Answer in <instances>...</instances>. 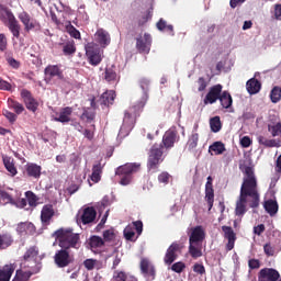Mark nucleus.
<instances>
[{
    "instance_id": "c756f323",
    "label": "nucleus",
    "mask_w": 281,
    "mask_h": 281,
    "mask_svg": "<svg viewBox=\"0 0 281 281\" xmlns=\"http://www.w3.org/2000/svg\"><path fill=\"white\" fill-rule=\"evenodd\" d=\"M4 25L8 27L9 32H11L13 38H21V24L16 18H13V20L9 21Z\"/></svg>"
},
{
    "instance_id": "423d86ee",
    "label": "nucleus",
    "mask_w": 281,
    "mask_h": 281,
    "mask_svg": "<svg viewBox=\"0 0 281 281\" xmlns=\"http://www.w3.org/2000/svg\"><path fill=\"white\" fill-rule=\"evenodd\" d=\"M54 262L59 269H65L74 262V256L69 252V249L61 248L55 252Z\"/></svg>"
},
{
    "instance_id": "20e7f679",
    "label": "nucleus",
    "mask_w": 281,
    "mask_h": 281,
    "mask_svg": "<svg viewBox=\"0 0 281 281\" xmlns=\"http://www.w3.org/2000/svg\"><path fill=\"white\" fill-rule=\"evenodd\" d=\"M38 247L31 246L26 249L22 257L21 266L23 268L33 269V271H41V260H38L40 256Z\"/></svg>"
},
{
    "instance_id": "f257e3e1",
    "label": "nucleus",
    "mask_w": 281,
    "mask_h": 281,
    "mask_svg": "<svg viewBox=\"0 0 281 281\" xmlns=\"http://www.w3.org/2000/svg\"><path fill=\"white\" fill-rule=\"evenodd\" d=\"M247 203L249 207L256 210L260 207V191L258 189V178L250 166L244 168V178L240 187L239 198L236 201V216H245L247 213Z\"/></svg>"
},
{
    "instance_id": "a18cd8bd",
    "label": "nucleus",
    "mask_w": 281,
    "mask_h": 281,
    "mask_svg": "<svg viewBox=\"0 0 281 281\" xmlns=\"http://www.w3.org/2000/svg\"><path fill=\"white\" fill-rule=\"evenodd\" d=\"M104 74L106 82H115V80H117V72H115V68L113 66L110 68H105Z\"/></svg>"
},
{
    "instance_id": "b1692460",
    "label": "nucleus",
    "mask_w": 281,
    "mask_h": 281,
    "mask_svg": "<svg viewBox=\"0 0 281 281\" xmlns=\"http://www.w3.org/2000/svg\"><path fill=\"white\" fill-rule=\"evenodd\" d=\"M54 205L45 204L41 211V221L44 225H49L52 218H54Z\"/></svg>"
},
{
    "instance_id": "393cba45",
    "label": "nucleus",
    "mask_w": 281,
    "mask_h": 281,
    "mask_svg": "<svg viewBox=\"0 0 281 281\" xmlns=\"http://www.w3.org/2000/svg\"><path fill=\"white\" fill-rule=\"evenodd\" d=\"M42 170H43V167L34 162H29L25 165V175L26 177H31L32 179H41Z\"/></svg>"
},
{
    "instance_id": "9b49d317",
    "label": "nucleus",
    "mask_w": 281,
    "mask_h": 281,
    "mask_svg": "<svg viewBox=\"0 0 281 281\" xmlns=\"http://www.w3.org/2000/svg\"><path fill=\"white\" fill-rule=\"evenodd\" d=\"M27 111H31L32 113H36L38 111V101L34 99V95H32V92L27 89H22L20 93Z\"/></svg>"
},
{
    "instance_id": "052dcab7",
    "label": "nucleus",
    "mask_w": 281,
    "mask_h": 281,
    "mask_svg": "<svg viewBox=\"0 0 281 281\" xmlns=\"http://www.w3.org/2000/svg\"><path fill=\"white\" fill-rule=\"evenodd\" d=\"M83 267H86L88 271H93V269H95V259H86Z\"/></svg>"
},
{
    "instance_id": "69168bd1",
    "label": "nucleus",
    "mask_w": 281,
    "mask_h": 281,
    "mask_svg": "<svg viewBox=\"0 0 281 281\" xmlns=\"http://www.w3.org/2000/svg\"><path fill=\"white\" fill-rule=\"evenodd\" d=\"M263 251H265L266 256H276V248H273V246H271V244H266L263 246Z\"/></svg>"
},
{
    "instance_id": "4be33fe9",
    "label": "nucleus",
    "mask_w": 281,
    "mask_h": 281,
    "mask_svg": "<svg viewBox=\"0 0 281 281\" xmlns=\"http://www.w3.org/2000/svg\"><path fill=\"white\" fill-rule=\"evenodd\" d=\"M44 74L48 78H58V80H65V74H63V69H60V65H48L44 69Z\"/></svg>"
},
{
    "instance_id": "72a5a7b5",
    "label": "nucleus",
    "mask_w": 281,
    "mask_h": 281,
    "mask_svg": "<svg viewBox=\"0 0 281 281\" xmlns=\"http://www.w3.org/2000/svg\"><path fill=\"white\" fill-rule=\"evenodd\" d=\"M279 207L280 206L278 205V201L276 200L270 199L263 202V209L268 214H270V216H276L278 214Z\"/></svg>"
},
{
    "instance_id": "09e8293b",
    "label": "nucleus",
    "mask_w": 281,
    "mask_h": 281,
    "mask_svg": "<svg viewBox=\"0 0 281 281\" xmlns=\"http://www.w3.org/2000/svg\"><path fill=\"white\" fill-rule=\"evenodd\" d=\"M270 100L273 104H278L281 100L280 87L276 86L270 92Z\"/></svg>"
},
{
    "instance_id": "f03ea898",
    "label": "nucleus",
    "mask_w": 281,
    "mask_h": 281,
    "mask_svg": "<svg viewBox=\"0 0 281 281\" xmlns=\"http://www.w3.org/2000/svg\"><path fill=\"white\" fill-rule=\"evenodd\" d=\"M53 237L57 240L60 249H80L82 240L80 234L75 233L74 228H59L54 232Z\"/></svg>"
},
{
    "instance_id": "a211bd4d",
    "label": "nucleus",
    "mask_w": 281,
    "mask_h": 281,
    "mask_svg": "<svg viewBox=\"0 0 281 281\" xmlns=\"http://www.w3.org/2000/svg\"><path fill=\"white\" fill-rule=\"evenodd\" d=\"M95 42L100 45V47H109L111 45V34H109V31L104 29L97 30L94 34Z\"/></svg>"
},
{
    "instance_id": "cd10ccee",
    "label": "nucleus",
    "mask_w": 281,
    "mask_h": 281,
    "mask_svg": "<svg viewBox=\"0 0 281 281\" xmlns=\"http://www.w3.org/2000/svg\"><path fill=\"white\" fill-rule=\"evenodd\" d=\"M16 271V263H9L0 269V281H10L12 274Z\"/></svg>"
},
{
    "instance_id": "58836bf2",
    "label": "nucleus",
    "mask_w": 281,
    "mask_h": 281,
    "mask_svg": "<svg viewBox=\"0 0 281 281\" xmlns=\"http://www.w3.org/2000/svg\"><path fill=\"white\" fill-rule=\"evenodd\" d=\"M202 249H203L202 244L189 243V254L191 258H194L195 260L196 258H201V256H203Z\"/></svg>"
},
{
    "instance_id": "680f3d73",
    "label": "nucleus",
    "mask_w": 281,
    "mask_h": 281,
    "mask_svg": "<svg viewBox=\"0 0 281 281\" xmlns=\"http://www.w3.org/2000/svg\"><path fill=\"white\" fill-rule=\"evenodd\" d=\"M2 113H3L4 117H7V120H9V122L11 124H14V122H16V114H14L8 110H3Z\"/></svg>"
},
{
    "instance_id": "c9c22d12",
    "label": "nucleus",
    "mask_w": 281,
    "mask_h": 281,
    "mask_svg": "<svg viewBox=\"0 0 281 281\" xmlns=\"http://www.w3.org/2000/svg\"><path fill=\"white\" fill-rule=\"evenodd\" d=\"M3 165L5 170L10 173V177H16L19 171L16 170V166H14V159L8 156L3 157Z\"/></svg>"
},
{
    "instance_id": "79ce46f5",
    "label": "nucleus",
    "mask_w": 281,
    "mask_h": 281,
    "mask_svg": "<svg viewBox=\"0 0 281 281\" xmlns=\"http://www.w3.org/2000/svg\"><path fill=\"white\" fill-rule=\"evenodd\" d=\"M268 132L270 133L271 137H281V122L269 124Z\"/></svg>"
},
{
    "instance_id": "c03bdc74",
    "label": "nucleus",
    "mask_w": 281,
    "mask_h": 281,
    "mask_svg": "<svg viewBox=\"0 0 281 281\" xmlns=\"http://www.w3.org/2000/svg\"><path fill=\"white\" fill-rule=\"evenodd\" d=\"M210 126L211 131L213 133H218L221 128H223V125L221 123V116H214L210 120Z\"/></svg>"
},
{
    "instance_id": "2eb2a0df",
    "label": "nucleus",
    "mask_w": 281,
    "mask_h": 281,
    "mask_svg": "<svg viewBox=\"0 0 281 281\" xmlns=\"http://www.w3.org/2000/svg\"><path fill=\"white\" fill-rule=\"evenodd\" d=\"M203 240H205V229H203V226L199 225L192 227L189 236V243L203 245Z\"/></svg>"
},
{
    "instance_id": "49530a36",
    "label": "nucleus",
    "mask_w": 281,
    "mask_h": 281,
    "mask_svg": "<svg viewBox=\"0 0 281 281\" xmlns=\"http://www.w3.org/2000/svg\"><path fill=\"white\" fill-rule=\"evenodd\" d=\"M209 150H212L213 153H215V155H223V153H225V144H223L222 142H215L213 143L210 147Z\"/></svg>"
},
{
    "instance_id": "603ef678",
    "label": "nucleus",
    "mask_w": 281,
    "mask_h": 281,
    "mask_svg": "<svg viewBox=\"0 0 281 281\" xmlns=\"http://www.w3.org/2000/svg\"><path fill=\"white\" fill-rule=\"evenodd\" d=\"M196 146H199V134L194 133L190 136L188 140L189 150H194Z\"/></svg>"
},
{
    "instance_id": "8fccbe9b",
    "label": "nucleus",
    "mask_w": 281,
    "mask_h": 281,
    "mask_svg": "<svg viewBox=\"0 0 281 281\" xmlns=\"http://www.w3.org/2000/svg\"><path fill=\"white\" fill-rule=\"evenodd\" d=\"M25 196H26L29 205L31 207H36L37 202H38V198L36 196V194L32 191H26Z\"/></svg>"
},
{
    "instance_id": "ea45409f",
    "label": "nucleus",
    "mask_w": 281,
    "mask_h": 281,
    "mask_svg": "<svg viewBox=\"0 0 281 281\" xmlns=\"http://www.w3.org/2000/svg\"><path fill=\"white\" fill-rule=\"evenodd\" d=\"M218 100L223 109H229L234 104V99H232V94L228 91H223Z\"/></svg>"
},
{
    "instance_id": "13d9d810",
    "label": "nucleus",
    "mask_w": 281,
    "mask_h": 281,
    "mask_svg": "<svg viewBox=\"0 0 281 281\" xmlns=\"http://www.w3.org/2000/svg\"><path fill=\"white\" fill-rule=\"evenodd\" d=\"M67 32L72 38L80 40V31H78L74 25L67 26Z\"/></svg>"
},
{
    "instance_id": "7c9ffc66",
    "label": "nucleus",
    "mask_w": 281,
    "mask_h": 281,
    "mask_svg": "<svg viewBox=\"0 0 281 281\" xmlns=\"http://www.w3.org/2000/svg\"><path fill=\"white\" fill-rule=\"evenodd\" d=\"M246 89L250 95H256V93H260L262 83L258 79L251 78L246 82Z\"/></svg>"
},
{
    "instance_id": "412c9836",
    "label": "nucleus",
    "mask_w": 281,
    "mask_h": 281,
    "mask_svg": "<svg viewBox=\"0 0 281 281\" xmlns=\"http://www.w3.org/2000/svg\"><path fill=\"white\" fill-rule=\"evenodd\" d=\"M139 170V165L137 164H125L123 166H120L115 170L116 176H126V177H133L134 172H137Z\"/></svg>"
},
{
    "instance_id": "4c0bfd02",
    "label": "nucleus",
    "mask_w": 281,
    "mask_h": 281,
    "mask_svg": "<svg viewBox=\"0 0 281 281\" xmlns=\"http://www.w3.org/2000/svg\"><path fill=\"white\" fill-rule=\"evenodd\" d=\"M156 27L159 30V32H169L171 36H175V26H172V24H168L164 18H160V20L156 23Z\"/></svg>"
},
{
    "instance_id": "e433bc0d",
    "label": "nucleus",
    "mask_w": 281,
    "mask_h": 281,
    "mask_svg": "<svg viewBox=\"0 0 281 281\" xmlns=\"http://www.w3.org/2000/svg\"><path fill=\"white\" fill-rule=\"evenodd\" d=\"M88 245H89L90 249L93 251V249H100V248L104 247V239L98 235H92L88 239Z\"/></svg>"
},
{
    "instance_id": "bb28decb",
    "label": "nucleus",
    "mask_w": 281,
    "mask_h": 281,
    "mask_svg": "<svg viewBox=\"0 0 281 281\" xmlns=\"http://www.w3.org/2000/svg\"><path fill=\"white\" fill-rule=\"evenodd\" d=\"M71 113H74V108H71V106L63 108L59 111L58 116L55 117L54 121L60 122L61 124H67V123L71 122Z\"/></svg>"
},
{
    "instance_id": "6e6552de",
    "label": "nucleus",
    "mask_w": 281,
    "mask_h": 281,
    "mask_svg": "<svg viewBox=\"0 0 281 281\" xmlns=\"http://www.w3.org/2000/svg\"><path fill=\"white\" fill-rule=\"evenodd\" d=\"M181 249H183V246L179 241H173L167 249L164 262L167 265V267H170L177 258H179V254H181Z\"/></svg>"
},
{
    "instance_id": "dca6fc26",
    "label": "nucleus",
    "mask_w": 281,
    "mask_h": 281,
    "mask_svg": "<svg viewBox=\"0 0 281 281\" xmlns=\"http://www.w3.org/2000/svg\"><path fill=\"white\" fill-rule=\"evenodd\" d=\"M36 273H38V271L30 268H23V266H20V268L15 270V274L12 281H30V278H32Z\"/></svg>"
},
{
    "instance_id": "37998d69",
    "label": "nucleus",
    "mask_w": 281,
    "mask_h": 281,
    "mask_svg": "<svg viewBox=\"0 0 281 281\" xmlns=\"http://www.w3.org/2000/svg\"><path fill=\"white\" fill-rule=\"evenodd\" d=\"M138 85L143 91V98H146V95H147V100H148V91L150 89V80H148L147 78H140L138 80Z\"/></svg>"
},
{
    "instance_id": "0e129e2a",
    "label": "nucleus",
    "mask_w": 281,
    "mask_h": 281,
    "mask_svg": "<svg viewBox=\"0 0 281 281\" xmlns=\"http://www.w3.org/2000/svg\"><path fill=\"white\" fill-rule=\"evenodd\" d=\"M158 181H159V183H169V181H170V173H168L167 171L161 172L158 176Z\"/></svg>"
},
{
    "instance_id": "2f4dec72",
    "label": "nucleus",
    "mask_w": 281,
    "mask_h": 281,
    "mask_svg": "<svg viewBox=\"0 0 281 281\" xmlns=\"http://www.w3.org/2000/svg\"><path fill=\"white\" fill-rule=\"evenodd\" d=\"M257 142L260 146L265 148H280V142L277 139H269L262 135L257 136Z\"/></svg>"
},
{
    "instance_id": "39448f33",
    "label": "nucleus",
    "mask_w": 281,
    "mask_h": 281,
    "mask_svg": "<svg viewBox=\"0 0 281 281\" xmlns=\"http://www.w3.org/2000/svg\"><path fill=\"white\" fill-rule=\"evenodd\" d=\"M147 102L148 97L145 94V97H142L140 101H138L136 104L132 105L127 111H125L123 122L125 124H133V122H135V117H137L139 113L144 111V106H146Z\"/></svg>"
},
{
    "instance_id": "9d476101",
    "label": "nucleus",
    "mask_w": 281,
    "mask_h": 281,
    "mask_svg": "<svg viewBox=\"0 0 281 281\" xmlns=\"http://www.w3.org/2000/svg\"><path fill=\"white\" fill-rule=\"evenodd\" d=\"M153 47V36L145 33L144 36L136 37V49L139 54H150Z\"/></svg>"
},
{
    "instance_id": "4468645a",
    "label": "nucleus",
    "mask_w": 281,
    "mask_h": 281,
    "mask_svg": "<svg viewBox=\"0 0 281 281\" xmlns=\"http://www.w3.org/2000/svg\"><path fill=\"white\" fill-rule=\"evenodd\" d=\"M280 272L273 268H263L259 271L258 281H279Z\"/></svg>"
},
{
    "instance_id": "c85d7f7f",
    "label": "nucleus",
    "mask_w": 281,
    "mask_h": 281,
    "mask_svg": "<svg viewBox=\"0 0 281 281\" xmlns=\"http://www.w3.org/2000/svg\"><path fill=\"white\" fill-rule=\"evenodd\" d=\"M103 170L104 165H102L101 161H98L92 166V173L90 176V179L93 183H100V181L102 180Z\"/></svg>"
},
{
    "instance_id": "1a4fd4ad",
    "label": "nucleus",
    "mask_w": 281,
    "mask_h": 281,
    "mask_svg": "<svg viewBox=\"0 0 281 281\" xmlns=\"http://www.w3.org/2000/svg\"><path fill=\"white\" fill-rule=\"evenodd\" d=\"M86 55L88 57L89 64L93 67H98L102 63V55L100 54V47L93 43H89L86 46Z\"/></svg>"
},
{
    "instance_id": "f3484780",
    "label": "nucleus",
    "mask_w": 281,
    "mask_h": 281,
    "mask_svg": "<svg viewBox=\"0 0 281 281\" xmlns=\"http://www.w3.org/2000/svg\"><path fill=\"white\" fill-rule=\"evenodd\" d=\"M140 271L147 278L148 281L155 280L157 272L155 270V266L150 265L148 259L140 260Z\"/></svg>"
},
{
    "instance_id": "aec40b11",
    "label": "nucleus",
    "mask_w": 281,
    "mask_h": 281,
    "mask_svg": "<svg viewBox=\"0 0 281 281\" xmlns=\"http://www.w3.org/2000/svg\"><path fill=\"white\" fill-rule=\"evenodd\" d=\"M212 176H209L205 184V201L209 205V211L214 207V186L212 184Z\"/></svg>"
},
{
    "instance_id": "a19ab883",
    "label": "nucleus",
    "mask_w": 281,
    "mask_h": 281,
    "mask_svg": "<svg viewBox=\"0 0 281 281\" xmlns=\"http://www.w3.org/2000/svg\"><path fill=\"white\" fill-rule=\"evenodd\" d=\"M8 106L9 109H13L16 115H21V113L25 111V108L23 106V104L19 103V101H15L13 99H8Z\"/></svg>"
},
{
    "instance_id": "ddd939ff",
    "label": "nucleus",
    "mask_w": 281,
    "mask_h": 281,
    "mask_svg": "<svg viewBox=\"0 0 281 281\" xmlns=\"http://www.w3.org/2000/svg\"><path fill=\"white\" fill-rule=\"evenodd\" d=\"M222 93L223 86L221 83L211 87L204 98V104H214L217 100H220Z\"/></svg>"
},
{
    "instance_id": "4d7b16f0",
    "label": "nucleus",
    "mask_w": 281,
    "mask_h": 281,
    "mask_svg": "<svg viewBox=\"0 0 281 281\" xmlns=\"http://www.w3.org/2000/svg\"><path fill=\"white\" fill-rule=\"evenodd\" d=\"M184 269L186 263H183V261H178L171 266V271H175V273H182Z\"/></svg>"
},
{
    "instance_id": "bf43d9fd",
    "label": "nucleus",
    "mask_w": 281,
    "mask_h": 281,
    "mask_svg": "<svg viewBox=\"0 0 281 281\" xmlns=\"http://www.w3.org/2000/svg\"><path fill=\"white\" fill-rule=\"evenodd\" d=\"M8 49V37H5V34H0V52H5Z\"/></svg>"
},
{
    "instance_id": "f704fd0d",
    "label": "nucleus",
    "mask_w": 281,
    "mask_h": 281,
    "mask_svg": "<svg viewBox=\"0 0 281 281\" xmlns=\"http://www.w3.org/2000/svg\"><path fill=\"white\" fill-rule=\"evenodd\" d=\"M100 102L104 106H109L110 104H113V102H115V91L106 90L105 92H103L101 94Z\"/></svg>"
},
{
    "instance_id": "6ab92c4d",
    "label": "nucleus",
    "mask_w": 281,
    "mask_h": 281,
    "mask_svg": "<svg viewBox=\"0 0 281 281\" xmlns=\"http://www.w3.org/2000/svg\"><path fill=\"white\" fill-rule=\"evenodd\" d=\"M222 232H224V238H226V250L232 251L234 249V245H236V233L232 226H222Z\"/></svg>"
},
{
    "instance_id": "864d4df0",
    "label": "nucleus",
    "mask_w": 281,
    "mask_h": 281,
    "mask_svg": "<svg viewBox=\"0 0 281 281\" xmlns=\"http://www.w3.org/2000/svg\"><path fill=\"white\" fill-rule=\"evenodd\" d=\"M80 120H86V122L91 123L95 120V112L83 110Z\"/></svg>"
},
{
    "instance_id": "473e14b6",
    "label": "nucleus",
    "mask_w": 281,
    "mask_h": 281,
    "mask_svg": "<svg viewBox=\"0 0 281 281\" xmlns=\"http://www.w3.org/2000/svg\"><path fill=\"white\" fill-rule=\"evenodd\" d=\"M16 19V16H14V13H12V10H10L8 7L0 4V21L3 22L4 25H7V23L9 21H12Z\"/></svg>"
},
{
    "instance_id": "338daca9",
    "label": "nucleus",
    "mask_w": 281,
    "mask_h": 281,
    "mask_svg": "<svg viewBox=\"0 0 281 281\" xmlns=\"http://www.w3.org/2000/svg\"><path fill=\"white\" fill-rule=\"evenodd\" d=\"M198 85H199V87H198V91H205V89H207V81H205V78H203V77H200L199 79H198Z\"/></svg>"
},
{
    "instance_id": "3c124183",
    "label": "nucleus",
    "mask_w": 281,
    "mask_h": 281,
    "mask_svg": "<svg viewBox=\"0 0 281 281\" xmlns=\"http://www.w3.org/2000/svg\"><path fill=\"white\" fill-rule=\"evenodd\" d=\"M104 244L105 243H113L115 240V229L110 228L103 232V238Z\"/></svg>"
},
{
    "instance_id": "6e6d98bb",
    "label": "nucleus",
    "mask_w": 281,
    "mask_h": 281,
    "mask_svg": "<svg viewBox=\"0 0 281 281\" xmlns=\"http://www.w3.org/2000/svg\"><path fill=\"white\" fill-rule=\"evenodd\" d=\"M123 234L126 240H133V238H135V231H133V226H126Z\"/></svg>"
},
{
    "instance_id": "a878e982",
    "label": "nucleus",
    "mask_w": 281,
    "mask_h": 281,
    "mask_svg": "<svg viewBox=\"0 0 281 281\" xmlns=\"http://www.w3.org/2000/svg\"><path fill=\"white\" fill-rule=\"evenodd\" d=\"M14 245V236H12V233L5 232L0 233V251H4L5 249H9V247H12Z\"/></svg>"
},
{
    "instance_id": "0eeeda50",
    "label": "nucleus",
    "mask_w": 281,
    "mask_h": 281,
    "mask_svg": "<svg viewBox=\"0 0 281 281\" xmlns=\"http://www.w3.org/2000/svg\"><path fill=\"white\" fill-rule=\"evenodd\" d=\"M18 18L21 21V23L24 25V30L26 32L41 31V23L36 21V19H33L32 15H30V13H27L26 11L19 13Z\"/></svg>"
},
{
    "instance_id": "f8f14e48",
    "label": "nucleus",
    "mask_w": 281,
    "mask_h": 281,
    "mask_svg": "<svg viewBox=\"0 0 281 281\" xmlns=\"http://www.w3.org/2000/svg\"><path fill=\"white\" fill-rule=\"evenodd\" d=\"M179 139V133L175 130H169L164 134L160 146H162V149L166 148V150H170V148H175V144H177Z\"/></svg>"
},
{
    "instance_id": "5701e85b",
    "label": "nucleus",
    "mask_w": 281,
    "mask_h": 281,
    "mask_svg": "<svg viewBox=\"0 0 281 281\" xmlns=\"http://www.w3.org/2000/svg\"><path fill=\"white\" fill-rule=\"evenodd\" d=\"M95 216H98L95 209L93 206H88L83 209L80 221L83 225H89L95 221Z\"/></svg>"
},
{
    "instance_id": "5fc2aeb1",
    "label": "nucleus",
    "mask_w": 281,
    "mask_h": 281,
    "mask_svg": "<svg viewBox=\"0 0 281 281\" xmlns=\"http://www.w3.org/2000/svg\"><path fill=\"white\" fill-rule=\"evenodd\" d=\"M153 19V14L148 11L147 13H144L139 19H138V27H144L148 21Z\"/></svg>"
},
{
    "instance_id": "de8ad7c7",
    "label": "nucleus",
    "mask_w": 281,
    "mask_h": 281,
    "mask_svg": "<svg viewBox=\"0 0 281 281\" xmlns=\"http://www.w3.org/2000/svg\"><path fill=\"white\" fill-rule=\"evenodd\" d=\"M63 53L65 56H71V54H76V43L74 41L67 42L63 47Z\"/></svg>"
},
{
    "instance_id": "e2e57ef3",
    "label": "nucleus",
    "mask_w": 281,
    "mask_h": 281,
    "mask_svg": "<svg viewBox=\"0 0 281 281\" xmlns=\"http://www.w3.org/2000/svg\"><path fill=\"white\" fill-rule=\"evenodd\" d=\"M132 224L135 227L137 235L142 236V232H144V223L142 221H135Z\"/></svg>"
},
{
    "instance_id": "7ed1b4c3",
    "label": "nucleus",
    "mask_w": 281,
    "mask_h": 281,
    "mask_svg": "<svg viewBox=\"0 0 281 281\" xmlns=\"http://www.w3.org/2000/svg\"><path fill=\"white\" fill-rule=\"evenodd\" d=\"M164 146L153 145L147 158V170L149 172H159V166L164 164Z\"/></svg>"
},
{
    "instance_id": "774afa93",
    "label": "nucleus",
    "mask_w": 281,
    "mask_h": 281,
    "mask_svg": "<svg viewBox=\"0 0 281 281\" xmlns=\"http://www.w3.org/2000/svg\"><path fill=\"white\" fill-rule=\"evenodd\" d=\"M193 271L194 273H199L200 276H203V273H205V266L201 263H195L193 266Z\"/></svg>"
}]
</instances>
